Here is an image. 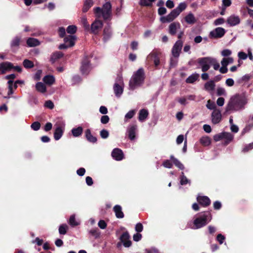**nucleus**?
Returning a JSON list of instances; mask_svg holds the SVG:
<instances>
[{"label":"nucleus","mask_w":253,"mask_h":253,"mask_svg":"<svg viewBox=\"0 0 253 253\" xmlns=\"http://www.w3.org/2000/svg\"><path fill=\"white\" fill-rule=\"evenodd\" d=\"M89 234L93 236L95 239L99 238L100 235V232L98 228L92 229L89 231Z\"/></svg>","instance_id":"obj_42"},{"label":"nucleus","mask_w":253,"mask_h":253,"mask_svg":"<svg viewBox=\"0 0 253 253\" xmlns=\"http://www.w3.org/2000/svg\"><path fill=\"white\" fill-rule=\"evenodd\" d=\"M13 68V65L9 62H3L0 63V74H4L7 71H10Z\"/></svg>","instance_id":"obj_10"},{"label":"nucleus","mask_w":253,"mask_h":253,"mask_svg":"<svg viewBox=\"0 0 253 253\" xmlns=\"http://www.w3.org/2000/svg\"><path fill=\"white\" fill-rule=\"evenodd\" d=\"M42 74V70H38L35 76H34V79L36 81H39L41 80V75Z\"/></svg>","instance_id":"obj_59"},{"label":"nucleus","mask_w":253,"mask_h":253,"mask_svg":"<svg viewBox=\"0 0 253 253\" xmlns=\"http://www.w3.org/2000/svg\"><path fill=\"white\" fill-rule=\"evenodd\" d=\"M41 124L39 122H35L32 124L31 125V127L32 129H33L34 130L37 131L39 129H40L41 127Z\"/></svg>","instance_id":"obj_46"},{"label":"nucleus","mask_w":253,"mask_h":253,"mask_svg":"<svg viewBox=\"0 0 253 253\" xmlns=\"http://www.w3.org/2000/svg\"><path fill=\"white\" fill-rule=\"evenodd\" d=\"M93 57L92 53L88 54L84 52V56L81 61L80 71L83 74L87 75L91 71L92 67L90 63V58Z\"/></svg>","instance_id":"obj_4"},{"label":"nucleus","mask_w":253,"mask_h":253,"mask_svg":"<svg viewBox=\"0 0 253 253\" xmlns=\"http://www.w3.org/2000/svg\"><path fill=\"white\" fill-rule=\"evenodd\" d=\"M221 120V114L219 110L214 109L211 113V120L214 124L219 123Z\"/></svg>","instance_id":"obj_15"},{"label":"nucleus","mask_w":253,"mask_h":253,"mask_svg":"<svg viewBox=\"0 0 253 253\" xmlns=\"http://www.w3.org/2000/svg\"><path fill=\"white\" fill-rule=\"evenodd\" d=\"M246 98L241 95L236 94L232 96L226 107V111L238 110L246 104Z\"/></svg>","instance_id":"obj_2"},{"label":"nucleus","mask_w":253,"mask_h":253,"mask_svg":"<svg viewBox=\"0 0 253 253\" xmlns=\"http://www.w3.org/2000/svg\"><path fill=\"white\" fill-rule=\"evenodd\" d=\"M227 22L230 26H234L240 23V19L238 16L232 15L227 18Z\"/></svg>","instance_id":"obj_19"},{"label":"nucleus","mask_w":253,"mask_h":253,"mask_svg":"<svg viewBox=\"0 0 253 253\" xmlns=\"http://www.w3.org/2000/svg\"><path fill=\"white\" fill-rule=\"evenodd\" d=\"M23 65L26 69H31L34 67V62L29 59H26L23 61Z\"/></svg>","instance_id":"obj_41"},{"label":"nucleus","mask_w":253,"mask_h":253,"mask_svg":"<svg viewBox=\"0 0 253 253\" xmlns=\"http://www.w3.org/2000/svg\"><path fill=\"white\" fill-rule=\"evenodd\" d=\"M253 149V143H250L246 145L243 149L242 151L244 153L247 152Z\"/></svg>","instance_id":"obj_60"},{"label":"nucleus","mask_w":253,"mask_h":253,"mask_svg":"<svg viewBox=\"0 0 253 253\" xmlns=\"http://www.w3.org/2000/svg\"><path fill=\"white\" fill-rule=\"evenodd\" d=\"M76 38L73 36H69L64 39V44H61L59 47H68L69 46H73L75 44Z\"/></svg>","instance_id":"obj_14"},{"label":"nucleus","mask_w":253,"mask_h":253,"mask_svg":"<svg viewBox=\"0 0 253 253\" xmlns=\"http://www.w3.org/2000/svg\"><path fill=\"white\" fill-rule=\"evenodd\" d=\"M216 240L220 244H222L225 240V237L222 234H219L216 237Z\"/></svg>","instance_id":"obj_64"},{"label":"nucleus","mask_w":253,"mask_h":253,"mask_svg":"<svg viewBox=\"0 0 253 253\" xmlns=\"http://www.w3.org/2000/svg\"><path fill=\"white\" fill-rule=\"evenodd\" d=\"M161 57V53L154 51L147 56V59L148 60H151L153 61L155 67H157L160 64V59Z\"/></svg>","instance_id":"obj_8"},{"label":"nucleus","mask_w":253,"mask_h":253,"mask_svg":"<svg viewBox=\"0 0 253 253\" xmlns=\"http://www.w3.org/2000/svg\"><path fill=\"white\" fill-rule=\"evenodd\" d=\"M72 135L75 137H79L82 135L83 132V128L82 126H78L76 128H73L72 130Z\"/></svg>","instance_id":"obj_31"},{"label":"nucleus","mask_w":253,"mask_h":253,"mask_svg":"<svg viewBox=\"0 0 253 253\" xmlns=\"http://www.w3.org/2000/svg\"><path fill=\"white\" fill-rule=\"evenodd\" d=\"M84 136L86 139L90 143H95L97 141V138L91 134V130L89 128L85 130Z\"/></svg>","instance_id":"obj_21"},{"label":"nucleus","mask_w":253,"mask_h":253,"mask_svg":"<svg viewBox=\"0 0 253 253\" xmlns=\"http://www.w3.org/2000/svg\"><path fill=\"white\" fill-rule=\"evenodd\" d=\"M113 211L115 215L118 218H123L124 217V213L122 211V208L121 206L116 205L113 207Z\"/></svg>","instance_id":"obj_23"},{"label":"nucleus","mask_w":253,"mask_h":253,"mask_svg":"<svg viewBox=\"0 0 253 253\" xmlns=\"http://www.w3.org/2000/svg\"><path fill=\"white\" fill-rule=\"evenodd\" d=\"M199 78V75L198 74H194L188 77L186 80V82L188 84H193Z\"/></svg>","instance_id":"obj_35"},{"label":"nucleus","mask_w":253,"mask_h":253,"mask_svg":"<svg viewBox=\"0 0 253 253\" xmlns=\"http://www.w3.org/2000/svg\"><path fill=\"white\" fill-rule=\"evenodd\" d=\"M226 94L225 90L223 88L218 87L217 89V95L218 96L225 95Z\"/></svg>","instance_id":"obj_62"},{"label":"nucleus","mask_w":253,"mask_h":253,"mask_svg":"<svg viewBox=\"0 0 253 253\" xmlns=\"http://www.w3.org/2000/svg\"><path fill=\"white\" fill-rule=\"evenodd\" d=\"M100 135L102 138L106 139L108 137L109 133L108 130L103 129L100 131Z\"/></svg>","instance_id":"obj_47"},{"label":"nucleus","mask_w":253,"mask_h":253,"mask_svg":"<svg viewBox=\"0 0 253 253\" xmlns=\"http://www.w3.org/2000/svg\"><path fill=\"white\" fill-rule=\"evenodd\" d=\"M148 115L149 112L147 110L145 109H141L138 113V120L140 122L144 121L148 117Z\"/></svg>","instance_id":"obj_24"},{"label":"nucleus","mask_w":253,"mask_h":253,"mask_svg":"<svg viewBox=\"0 0 253 253\" xmlns=\"http://www.w3.org/2000/svg\"><path fill=\"white\" fill-rule=\"evenodd\" d=\"M185 21L188 24L193 25L196 22V19L194 14L190 12L184 17Z\"/></svg>","instance_id":"obj_25"},{"label":"nucleus","mask_w":253,"mask_h":253,"mask_svg":"<svg viewBox=\"0 0 253 253\" xmlns=\"http://www.w3.org/2000/svg\"><path fill=\"white\" fill-rule=\"evenodd\" d=\"M201 144L204 146H207L211 144V139L208 136H203L200 139Z\"/></svg>","instance_id":"obj_34"},{"label":"nucleus","mask_w":253,"mask_h":253,"mask_svg":"<svg viewBox=\"0 0 253 253\" xmlns=\"http://www.w3.org/2000/svg\"><path fill=\"white\" fill-rule=\"evenodd\" d=\"M112 157L117 161H121L124 158L123 151L119 148H115L112 152Z\"/></svg>","instance_id":"obj_16"},{"label":"nucleus","mask_w":253,"mask_h":253,"mask_svg":"<svg viewBox=\"0 0 253 253\" xmlns=\"http://www.w3.org/2000/svg\"><path fill=\"white\" fill-rule=\"evenodd\" d=\"M68 226L66 224H62L59 227V232L61 235H65L67 233Z\"/></svg>","instance_id":"obj_43"},{"label":"nucleus","mask_w":253,"mask_h":253,"mask_svg":"<svg viewBox=\"0 0 253 253\" xmlns=\"http://www.w3.org/2000/svg\"><path fill=\"white\" fill-rule=\"evenodd\" d=\"M102 22L98 20H96L91 26V30L93 33L96 34L98 33L99 30L102 27Z\"/></svg>","instance_id":"obj_18"},{"label":"nucleus","mask_w":253,"mask_h":253,"mask_svg":"<svg viewBox=\"0 0 253 253\" xmlns=\"http://www.w3.org/2000/svg\"><path fill=\"white\" fill-rule=\"evenodd\" d=\"M44 107L49 108L50 109H52L54 108V105L52 101L51 100H47L44 103Z\"/></svg>","instance_id":"obj_52"},{"label":"nucleus","mask_w":253,"mask_h":253,"mask_svg":"<svg viewBox=\"0 0 253 253\" xmlns=\"http://www.w3.org/2000/svg\"><path fill=\"white\" fill-rule=\"evenodd\" d=\"M27 43L29 46H36L40 44L38 40L34 38H29L27 41Z\"/></svg>","instance_id":"obj_40"},{"label":"nucleus","mask_w":253,"mask_h":253,"mask_svg":"<svg viewBox=\"0 0 253 253\" xmlns=\"http://www.w3.org/2000/svg\"><path fill=\"white\" fill-rule=\"evenodd\" d=\"M181 48H172V54L173 57L177 58L179 56Z\"/></svg>","instance_id":"obj_51"},{"label":"nucleus","mask_w":253,"mask_h":253,"mask_svg":"<svg viewBox=\"0 0 253 253\" xmlns=\"http://www.w3.org/2000/svg\"><path fill=\"white\" fill-rule=\"evenodd\" d=\"M63 132L64 131L62 127L60 126H57L54 132V138L55 140H58L60 139L63 135Z\"/></svg>","instance_id":"obj_26"},{"label":"nucleus","mask_w":253,"mask_h":253,"mask_svg":"<svg viewBox=\"0 0 253 253\" xmlns=\"http://www.w3.org/2000/svg\"><path fill=\"white\" fill-rule=\"evenodd\" d=\"M223 132L216 134L213 136V139L215 141L217 142L220 140L223 139Z\"/></svg>","instance_id":"obj_55"},{"label":"nucleus","mask_w":253,"mask_h":253,"mask_svg":"<svg viewBox=\"0 0 253 253\" xmlns=\"http://www.w3.org/2000/svg\"><path fill=\"white\" fill-rule=\"evenodd\" d=\"M251 78V76L249 74H246L243 76L240 80V82H247Z\"/></svg>","instance_id":"obj_57"},{"label":"nucleus","mask_w":253,"mask_h":253,"mask_svg":"<svg viewBox=\"0 0 253 253\" xmlns=\"http://www.w3.org/2000/svg\"><path fill=\"white\" fill-rule=\"evenodd\" d=\"M63 56V54L60 52H55L53 53L50 58V61L53 64L57 59H60Z\"/></svg>","instance_id":"obj_33"},{"label":"nucleus","mask_w":253,"mask_h":253,"mask_svg":"<svg viewBox=\"0 0 253 253\" xmlns=\"http://www.w3.org/2000/svg\"><path fill=\"white\" fill-rule=\"evenodd\" d=\"M136 113V111L135 110H131L128 113H127L125 117V121H126V120L130 119L133 118L134 115Z\"/></svg>","instance_id":"obj_44"},{"label":"nucleus","mask_w":253,"mask_h":253,"mask_svg":"<svg viewBox=\"0 0 253 253\" xmlns=\"http://www.w3.org/2000/svg\"><path fill=\"white\" fill-rule=\"evenodd\" d=\"M81 23L85 29H88L89 25L87 21V19L85 17H83L81 20Z\"/></svg>","instance_id":"obj_48"},{"label":"nucleus","mask_w":253,"mask_h":253,"mask_svg":"<svg viewBox=\"0 0 253 253\" xmlns=\"http://www.w3.org/2000/svg\"><path fill=\"white\" fill-rule=\"evenodd\" d=\"M234 138V135L230 132H223V139L224 141L222 142L223 145L226 146L231 143Z\"/></svg>","instance_id":"obj_20"},{"label":"nucleus","mask_w":253,"mask_h":253,"mask_svg":"<svg viewBox=\"0 0 253 253\" xmlns=\"http://www.w3.org/2000/svg\"><path fill=\"white\" fill-rule=\"evenodd\" d=\"M162 165L166 168L171 169L172 168L173 165L171 162L169 160H165L162 164Z\"/></svg>","instance_id":"obj_49"},{"label":"nucleus","mask_w":253,"mask_h":253,"mask_svg":"<svg viewBox=\"0 0 253 253\" xmlns=\"http://www.w3.org/2000/svg\"><path fill=\"white\" fill-rule=\"evenodd\" d=\"M36 90L42 93H44L46 92V87L42 82H38L35 85Z\"/></svg>","instance_id":"obj_28"},{"label":"nucleus","mask_w":253,"mask_h":253,"mask_svg":"<svg viewBox=\"0 0 253 253\" xmlns=\"http://www.w3.org/2000/svg\"><path fill=\"white\" fill-rule=\"evenodd\" d=\"M130 239V235L127 231L124 232L120 237L121 242L123 244L125 247L128 248L132 245Z\"/></svg>","instance_id":"obj_9"},{"label":"nucleus","mask_w":253,"mask_h":253,"mask_svg":"<svg viewBox=\"0 0 253 253\" xmlns=\"http://www.w3.org/2000/svg\"><path fill=\"white\" fill-rule=\"evenodd\" d=\"M225 33V30L221 27H218L211 31L209 37L212 39H218L222 37Z\"/></svg>","instance_id":"obj_7"},{"label":"nucleus","mask_w":253,"mask_h":253,"mask_svg":"<svg viewBox=\"0 0 253 253\" xmlns=\"http://www.w3.org/2000/svg\"><path fill=\"white\" fill-rule=\"evenodd\" d=\"M187 7V4L185 2H181L178 6L173 9L178 15Z\"/></svg>","instance_id":"obj_37"},{"label":"nucleus","mask_w":253,"mask_h":253,"mask_svg":"<svg viewBox=\"0 0 253 253\" xmlns=\"http://www.w3.org/2000/svg\"><path fill=\"white\" fill-rule=\"evenodd\" d=\"M170 159L172 161L173 164L178 168L181 170H183L185 169L184 165L173 155L170 156Z\"/></svg>","instance_id":"obj_30"},{"label":"nucleus","mask_w":253,"mask_h":253,"mask_svg":"<svg viewBox=\"0 0 253 253\" xmlns=\"http://www.w3.org/2000/svg\"><path fill=\"white\" fill-rule=\"evenodd\" d=\"M136 129V125H132L128 127L127 130V135L128 138L130 140H133L135 139Z\"/></svg>","instance_id":"obj_17"},{"label":"nucleus","mask_w":253,"mask_h":253,"mask_svg":"<svg viewBox=\"0 0 253 253\" xmlns=\"http://www.w3.org/2000/svg\"><path fill=\"white\" fill-rule=\"evenodd\" d=\"M198 63L201 66L202 71L203 72L207 71L210 69L211 64H212L211 58L209 57L199 58Z\"/></svg>","instance_id":"obj_6"},{"label":"nucleus","mask_w":253,"mask_h":253,"mask_svg":"<svg viewBox=\"0 0 253 253\" xmlns=\"http://www.w3.org/2000/svg\"><path fill=\"white\" fill-rule=\"evenodd\" d=\"M142 238V235L139 233L134 234L133 236V240L135 242H138Z\"/></svg>","instance_id":"obj_63"},{"label":"nucleus","mask_w":253,"mask_h":253,"mask_svg":"<svg viewBox=\"0 0 253 253\" xmlns=\"http://www.w3.org/2000/svg\"><path fill=\"white\" fill-rule=\"evenodd\" d=\"M111 35V31L110 26L105 27L104 29L103 36L105 40H108Z\"/></svg>","instance_id":"obj_39"},{"label":"nucleus","mask_w":253,"mask_h":253,"mask_svg":"<svg viewBox=\"0 0 253 253\" xmlns=\"http://www.w3.org/2000/svg\"><path fill=\"white\" fill-rule=\"evenodd\" d=\"M98 226L102 229H104L107 227V223L104 220H100L98 223Z\"/></svg>","instance_id":"obj_56"},{"label":"nucleus","mask_w":253,"mask_h":253,"mask_svg":"<svg viewBox=\"0 0 253 253\" xmlns=\"http://www.w3.org/2000/svg\"><path fill=\"white\" fill-rule=\"evenodd\" d=\"M110 120V118L107 115H103L101 117L100 121L101 123L103 124H107Z\"/></svg>","instance_id":"obj_54"},{"label":"nucleus","mask_w":253,"mask_h":253,"mask_svg":"<svg viewBox=\"0 0 253 253\" xmlns=\"http://www.w3.org/2000/svg\"><path fill=\"white\" fill-rule=\"evenodd\" d=\"M207 107L210 110H214L216 109L215 104L213 102H211L210 100L208 101V103L206 105Z\"/></svg>","instance_id":"obj_53"},{"label":"nucleus","mask_w":253,"mask_h":253,"mask_svg":"<svg viewBox=\"0 0 253 253\" xmlns=\"http://www.w3.org/2000/svg\"><path fill=\"white\" fill-rule=\"evenodd\" d=\"M111 8L110 3L106 2L103 5L102 8L96 7L94 9V10L97 17H102L104 19H107L111 16Z\"/></svg>","instance_id":"obj_5"},{"label":"nucleus","mask_w":253,"mask_h":253,"mask_svg":"<svg viewBox=\"0 0 253 253\" xmlns=\"http://www.w3.org/2000/svg\"><path fill=\"white\" fill-rule=\"evenodd\" d=\"M42 80L45 84L49 85L53 84L55 82L54 77L50 75L45 76Z\"/></svg>","instance_id":"obj_27"},{"label":"nucleus","mask_w":253,"mask_h":253,"mask_svg":"<svg viewBox=\"0 0 253 253\" xmlns=\"http://www.w3.org/2000/svg\"><path fill=\"white\" fill-rule=\"evenodd\" d=\"M215 84L213 81H210L205 83L204 87L207 91H212L214 89Z\"/></svg>","instance_id":"obj_32"},{"label":"nucleus","mask_w":253,"mask_h":253,"mask_svg":"<svg viewBox=\"0 0 253 253\" xmlns=\"http://www.w3.org/2000/svg\"><path fill=\"white\" fill-rule=\"evenodd\" d=\"M69 223L72 226H76L79 225V223L76 221L75 215H71L69 218Z\"/></svg>","instance_id":"obj_45"},{"label":"nucleus","mask_w":253,"mask_h":253,"mask_svg":"<svg viewBox=\"0 0 253 253\" xmlns=\"http://www.w3.org/2000/svg\"><path fill=\"white\" fill-rule=\"evenodd\" d=\"M135 229L138 233L142 232L143 229V225L141 223H137L135 225Z\"/></svg>","instance_id":"obj_58"},{"label":"nucleus","mask_w":253,"mask_h":253,"mask_svg":"<svg viewBox=\"0 0 253 253\" xmlns=\"http://www.w3.org/2000/svg\"><path fill=\"white\" fill-rule=\"evenodd\" d=\"M93 5V1L92 0H85L83 8V11L86 12Z\"/></svg>","instance_id":"obj_38"},{"label":"nucleus","mask_w":253,"mask_h":253,"mask_svg":"<svg viewBox=\"0 0 253 253\" xmlns=\"http://www.w3.org/2000/svg\"><path fill=\"white\" fill-rule=\"evenodd\" d=\"M179 15L174 10L166 16L162 17L160 20L162 23L170 22L175 19Z\"/></svg>","instance_id":"obj_12"},{"label":"nucleus","mask_w":253,"mask_h":253,"mask_svg":"<svg viewBox=\"0 0 253 253\" xmlns=\"http://www.w3.org/2000/svg\"><path fill=\"white\" fill-rule=\"evenodd\" d=\"M197 201L199 204L203 207H207L210 206L211 203V200L206 196H198Z\"/></svg>","instance_id":"obj_11"},{"label":"nucleus","mask_w":253,"mask_h":253,"mask_svg":"<svg viewBox=\"0 0 253 253\" xmlns=\"http://www.w3.org/2000/svg\"><path fill=\"white\" fill-rule=\"evenodd\" d=\"M145 78L143 68H140L135 72L129 82V86L131 90H134L136 86L142 84Z\"/></svg>","instance_id":"obj_3"},{"label":"nucleus","mask_w":253,"mask_h":253,"mask_svg":"<svg viewBox=\"0 0 253 253\" xmlns=\"http://www.w3.org/2000/svg\"><path fill=\"white\" fill-rule=\"evenodd\" d=\"M180 28V24L179 22H173L169 26V33L172 35H174Z\"/></svg>","instance_id":"obj_22"},{"label":"nucleus","mask_w":253,"mask_h":253,"mask_svg":"<svg viewBox=\"0 0 253 253\" xmlns=\"http://www.w3.org/2000/svg\"><path fill=\"white\" fill-rule=\"evenodd\" d=\"M224 19L223 18H219L214 20L213 24L214 25H219L224 23Z\"/></svg>","instance_id":"obj_61"},{"label":"nucleus","mask_w":253,"mask_h":253,"mask_svg":"<svg viewBox=\"0 0 253 253\" xmlns=\"http://www.w3.org/2000/svg\"><path fill=\"white\" fill-rule=\"evenodd\" d=\"M179 178L180 183L181 185H184L187 184H190L191 183L190 180L186 177L183 172H181Z\"/></svg>","instance_id":"obj_36"},{"label":"nucleus","mask_w":253,"mask_h":253,"mask_svg":"<svg viewBox=\"0 0 253 253\" xmlns=\"http://www.w3.org/2000/svg\"><path fill=\"white\" fill-rule=\"evenodd\" d=\"M179 15L174 10L166 16L162 17L160 20L162 23L170 22L175 19Z\"/></svg>","instance_id":"obj_13"},{"label":"nucleus","mask_w":253,"mask_h":253,"mask_svg":"<svg viewBox=\"0 0 253 253\" xmlns=\"http://www.w3.org/2000/svg\"><path fill=\"white\" fill-rule=\"evenodd\" d=\"M114 93L116 96L120 97L123 93V88L122 86L119 85L118 83H115L113 87Z\"/></svg>","instance_id":"obj_29"},{"label":"nucleus","mask_w":253,"mask_h":253,"mask_svg":"<svg viewBox=\"0 0 253 253\" xmlns=\"http://www.w3.org/2000/svg\"><path fill=\"white\" fill-rule=\"evenodd\" d=\"M77 31V27L75 25H70L67 27V31L68 33L74 34Z\"/></svg>","instance_id":"obj_50"},{"label":"nucleus","mask_w":253,"mask_h":253,"mask_svg":"<svg viewBox=\"0 0 253 253\" xmlns=\"http://www.w3.org/2000/svg\"><path fill=\"white\" fill-rule=\"evenodd\" d=\"M212 219V215L210 211H205L199 213L193 221V229L201 228L208 224Z\"/></svg>","instance_id":"obj_1"}]
</instances>
